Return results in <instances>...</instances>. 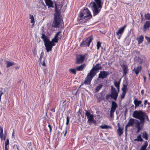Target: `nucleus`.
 <instances>
[{"label": "nucleus", "instance_id": "1", "mask_svg": "<svg viewBox=\"0 0 150 150\" xmlns=\"http://www.w3.org/2000/svg\"><path fill=\"white\" fill-rule=\"evenodd\" d=\"M94 1H91L88 5V6L92 9L93 16H95L99 13L102 6L101 0Z\"/></svg>", "mask_w": 150, "mask_h": 150}, {"label": "nucleus", "instance_id": "2", "mask_svg": "<svg viewBox=\"0 0 150 150\" xmlns=\"http://www.w3.org/2000/svg\"><path fill=\"white\" fill-rule=\"evenodd\" d=\"M133 117L135 118L139 119L140 122H139L135 121V124H136V127L137 128H142L140 125V124H142L143 125L144 123V119L143 115L142 112H138L137 110L134 111L133 114Z\"/></svg>", "mask_w": 150, "mask_h": 150}, {"label": "nucleus", "instance_id": "3", "mask_svg": "<svg viewBox=\"0 0 150 150\" xmlns=\"http://www.w3.org/2000/svg\"><path fill=\"white\" fill-rule=\"evenodd\" d=\"M54 6H55V9L56 13L54 14V21L53 22L52 26L53 27L55 28H59L60 27V24L61 23L62 20L59 17V14L57 6V3L55 2L54 3Z\"/></svg>", "mask_w": 150, "mask_h": 150}, {"label": "nucleus", "instance_id": "4", "mask_svg": "<svg viewBox=\"0 0 150 150\" xmlns=\"http://www.w3.org/2000/svg\"><path fill=\"white\" fill-rule=\"evenodd\" d=\"M102 67L99 63H97L95 66H93L92 68L90 70V72L87 75L92 80L93 78L96 74L97 71L101 69Z\"/></svg>", "mask_w": 150, "mask_h": 150}, {"label": "nucleus", "instance_id": "5", "mask_svg": "<svg viewBox=\"0 0 150 150\" xmlns=\"http://www.w3.org/2000/svg\"><path fill=\"white\" fill-rule=\"evenodd\" d=\"M85 111H86L85 115L87 116L88 119L87 123L90 125L93 123L95 125H96V121L94 120V116L91 114L90 111L86 110H85Z\"/></svg>", "mask_w": 150, "mask_h": 150}, {"label": "nucleus", "instance_id": "6", "mask_svg": "<svg viewBox=\"0 0 150 150\" xmlns=\"http://www.w3.org/2000/svg\"><path fill=\"white\" fill-rule=\"evenodd\" d=\"M41 38L43 39L44 41L47 52H48L49 51H51L52 47L48 40V37L45 35V34L42 33Z\"/></svg>", "mask_w": 150, "mask_h": 150}, {"label": "nucleus", "instance_id": "7", "mask_svg": "<svg viewBox=\"0 0 150 150\" xmlns=\"http://www.w3.org/2000/svg\"><path fill=\"white\" fill-rule=\"evenodd\" d=\"M79 17L84 19L86 18H89L91 19L92 18V16L91 15L90 11L88 8H86L80 12L79 13Z\"/></svg>", "mask_w": 150, "mask_h": 150}, {"label": "nucleus", "instance_id": "8", "mask_svg": "<svg viewBox=\"0 0 150 150\" xmlns=\"http://www.w3.org/2000/svg\"><path fill=\"white\" fill-rule=\"evenodd\" d=\"M93 39L92 36H90L86 39H84L80 44V46L82 47H89L90 43Z\"/></svg>", "mask_w": 150, "mask_h": 150}, {"label": "nucleus", "instance_id": "9", "mask_svg": "<svg viewBox=\"0 0 150 150\" xmlns=\"http://www.w3.org/2000/svg\"><path fill=\"white\" fill-rule=\"evenodd\" d=\"M117 107L118 106L116 102L114 101H112V102L111 109L110 111V117H113L114 113Z\"/></svg>", "mask_w": 150, "mask_h": 150}, {"label": "nucleus", "instance_id": "10", "mask_svg": "<svg viewBox=\"0 0 150 150\" xmlns=\"http://www.w3.org/2000/svg\"><path fill=\"white\" fill-rule=\"evenodd\" d=\"M111 97L113 99L115 100H116L118 96V93L117 92L115 88L111 86Z\"/></svg>", "mask_w": 150, "mask_h": 150}, {"label": "nucleus", "instance_id": "11", "mask_svg": "<svg viewBox=\"0 0 150 150\" xmlns=\"http://www.w3.org/2000/svg\"><path fill=\"white\" fill-rule=\"evenodd\" d=\"M61 33V31L58 32L55 34L54 38L52 39V41L55 43L58 42L59 39H61L62 36V35L60 34Z\"/></svg>", "mask_w": 150, "mask_h": 150}, {"label": "nucleus", "instance_id": "12", "mask_svg": "<svg viewBox=\"0 0 150 150\" xmlns=\"http://www.w3.org/2000/svg\"><path fill=\"white\" fill-rule=\"evenodd\" d=\"M85 58V56L80 54L76 58V63L80 64L82 63L84 61Z\"/></svg>", "mask_w": 150, "mask_h": 150}, {"label": "nucleus", "instance_id": "13", "mask_svg": "<svg viewBox=\"0 0 150 150\" xmlns=\"http://www.w3.org/2000/svg\"><path fill=\"white\" fill-rule=\"evenodd\" d=\"M92 80L89 78V77L88 76H88H87L85 79L84 82L81 83V85L79 88V89L84 84L86 85H89L91 83Z\"/></svg>", "mask_w": 150, "mask_h": 150}, {"label": "nucleus", "instance_id": "14", "mask_svg": "<svg viewBox=\"0 0 150 150\" xmlns=\"http://www.w3.org/2000/svg\"><path fill=\"white\" fill-rule=\"evenodd\" d=\"M45 2L46 3V5L48 6V8H55V6H54L53 4H54L55 2L56 3L55 1H54V3L51 0H45Z\"/></svg>", "mask_w": 150, "mask_h": 150}, {"label": "nucleus", "instance_id": "15", "mask_svg": "<svg viewBox=\"0 0 150 150\" xmlns=\"http://www.w3.org/2000/svg\"><path fill=\"white\" fill-rule=\"evenodd\" d=\"M108 75V72L106 71H100V73L99 74L98 78L103 79L106 78Z\"/></svg>", "mask_w": 150, "mask_h": 150}, {"label": "nucleus", "instance_id": "16", "mask_svg": "<svg viewBox=\"0 0 150 150\" xmlns=\"http://www.w3.org/2000/svg\"><path fill=\"white\" fill-rule=\"evenodd\" d=\"M135 121L138 122V120L135 119L131 118L129 120L128 123L127 125L129 127L130 126L132 127L134 126Z\"/></svg>", "mask_w": 150, "mask_h": 150}, {"label": "nucleus", "instance_id": "17", "mask_svg": "<svg viewBox=\"0 0 150 150\" xmlns=\"http://www.w3.org/2000/svg\"><path fill=\"white\" fill-rule=\"evenodd\" d=\"M127 25H125L122 27L120 28L118 30V31L116 33V35H122Z\"/></svg>", "mask_w": 150, "mask_h": 150}, {"label": "nucleus", "instance_id": "18", "mask_svg": "<svg viewBox=\"0 0 150 150\" xmlns=\"http://www.w3.org/2000/svg\"><path fill=\"white\" fill-rule=\"evenodd\" d=\"M90 19L89 18H86L85 19H80V21L79 22V23L81 24L86 25V23H87L89 21Z\"/></svg>", "mask_w": 150, "mask_h": 150}, {"label": "nucleus", "instance_id": "19", "mask_svg": "<svg viewBox=\"0 0 150 150\" xmlns=\"http://www.w3.org/2000/svg\"><path fill=\"white\" fill-rule=\"evenodd\" d=\"M122 67L123 69V74L124 76L125 75L128 73L127 71L128 70L127 66L125 64L122 65L121 66Z\"/></svg>", "mask_w": 150, "mask_h": 150}, {"label": "nucleus", "instance_id": "20", "mask_svg": "<svg viewBox=\"0 0 150 150\" xmlns=\"http://www.w3.org/2000/svg\"><path fill=\"white\" fill-rule=\"evenodd\" d=\"M141 67L139 66L137 67L136 68H134L133 71H135V73L136 74V76H137L138 75L140 71H141Z\"/></svg>", "mask_w": 150, "mask_h": 150}, {"label": "nucleus", "instance_id": "21", "mask_svg": "<svg viewBox=\"0 0 150 150\" xmlns=\"http://www.w3.org/2000/svg\"><path fill=\"white\" fill-rule=\"evenodd\" d=\"M150 27V21H146L143 26V28L144 30L148 29Z\"/></svg>", "mask_w": 150, "mask_h": 150}, {"label": "nucleus", "instance_id": "22", "mask_svg": "<svg viewBox=\"0 0 150 150\" xmlns=\"http://www.w3.org/2000/svg\"><path fill=\"white\" fill-rule=\"evenodd\" d=\"M142 101L141 100H138L137 99L134 100V103L135 105V107H137L139 106V105L142 103Z\"/></svg>", "mask_w": 150, "mask_h": 150}, {"label": "nucleus", "instance_id": "23", "mask_svg": "<svg viewBox=\"0 0 150 150\" xmlns=\"http://www.w3.org/2000/svg\"><path fill=\"white\" fill-rule=\"evenodd\" d=\"M103 85V83L99 84L98 86L96 87L95 89V93L98 92L102 88Z\"/></svg>", "mask_w": 150, "mask_h": 150}, {"label": "nucleus", "instance_id": "24", "mask_svg": "<svg viewBox=\"0 0 150 150\" xmlns=\"http://www.w3.org/2000/svg\"><path fill=\"white\" fill-rule=\"evenodd\" d=\"M86 66V65L85 64H82L80 66L76 67V69L78 71H81Z\"/></svg>", "mask_w": 150, "mask_h": 150}, {"label": "nucleus", "instance_id": "25", "mask_svg": "<svg viewBox=\"0 0 150 150\" xmlns=\"http://www.w3.org/2000/svg\"><path fill=\"white\" fill-rule=\"evenodd\" d=\"M144 37L142 35L140 36L139 37L137 38L138 44H141L143 42Z\"/></svg>", "mask_w": 150, "mask_h": 150}, {"label": "nucleus", "instance_id": "26", "mask_svg": "<svg viewBox=\"0 0 150 150\" xmlns=\"http://www.w3.org/2000/svg\"><path fill=\"white\" fill-rule=\"evenodd\" d=\"M123 128L119 127L117 129V132L119 136H120L123 133Z\"/></svg>", "mask_w": 150, "mask_h": 150}, {"label": "nucleus", "instance_id": "27", "mask_svg": "<svg viewBox=\"0 0 150 150\" xmlns=\"http://www.w3.org/2000/svg\"><path fill=\"white\" fill-rule=\"evenodd\" d=\"M137 111L138 112H142V113L143 114V116L144 117V122L145 121V119H146V120L147 121H149V119L148 116L147 115H146V114L145 112H143L141 110H137Z\"/></svg>", "mask_w": 150, "mask_h": 150}, {"label": "nucleus", "instance_id": "28", "mask_svg": "<svg viewBox=\"0 0 150 150\" xmlns=\"http://www.w3.org/2000/svg\"><path fill=\"white\" fill-rule=\"evenodd\" d=\"M148 145V143L147 141L145 142L144 145L142 146L141 147L140 150H146V148Z\"/></svg>", "mask_w": 150, "mask_h": 150}, {"label": "nucleus", "instance_id": "29", "mask_svg": "<svg viewBox=\"0 0 150 150\" xmlns=\"http://www.w3.org/2000/svg\"><path fill=\"white\" fill-rule=\"evenodd\" d=\"M134 141L141 142H142L143 141V139L141 137V135H139L137 137V138L134 139Z\"/></svg>", "mask_w": 150, "mask_h": 150}, {"label": "nucleus", "instance_id": "30", "mask_svg": "<svg viewBox=\"0 0 150 150\" xmlns=\"http://www.w3.org/2000/svg\"><path fill=\"white\" fill-rule=\"evenodd\" d=\"M120 81H119L118 82H116L115 81L114 82V84L115 86L117 88L118 90H119L120 89Z\"/></svg>", "mask_w": 150, "mask_h": 150}, {"label": "nucleus", "instance_id": "31", "mask_svg": "<svg viewBox=\"0 0 150 150\" xmlns=\"http://www.w3.org/2000/svg\"><path fill=\"white\" fill-rule=\"evenodd\" d=\"M14 64V62H11L9 61H7V65L6 66V67L7 68H8L9 67L13 65Z\"/></svg>", "mask_w": 150, "mask_h": 150}, {"label": "nucleus", "instance_id": "32", "mask_svg": "<svg viewBox=\"0 0 150 150\" xmlns=\"http://www.w3.org/2000/svg\"><path fill=\"white\" fill-rule=\"evenodd\" d=\"M142 137L146 140L148 139L147 133L146 131H144L143 132Z\"/></svg>", "mask_w": 150, "mask_h": 150}, {"label": "nucleus", "instance_id": "33", "mask_svg": "<svg viewBox=\"0 0 150 150\" xmlns=\"http://www.w3.org/2000/svg\"><path fill=\"white\" fill-rule=\"evenodd\" d=\"M29 18L31 19L30 22L33 23V25L35 23V20L33 16L32 15L30 14Z\"/></svg>", "mask_w": 150, "mask_h": 150}, {"label": "nucleus", "instance_id": "34", "mask_svg": "<svg viewBox=\"0 0 150 150\" xmlns=\"http://www.w3.org/2000/svg\"><path fill=\"white\" fill-rule=\"evenodd\" d=\"M69 71L72 74H76V70L75 69L71 68L69 70Z\"/></svg>", "mask_w": 150, "mask_h": 150}, {"label": "nucleus", "instance_id": "35", "mask_svg": "<svg viewBox=\"0 0 150 150\" xmlns=\"http://www.w3.org/2000/svg\"><path fill=\"white\" fill-rule=\"evenodd\" d=\"M144 17L147 20H150V14L149 13H147L145 14L144 15Z\"/></svg>", "mask_w": 150, "mask_h": 150}, {"label": "nucleus", "instance_id": "36", "mask_svg": "<svg viewBox=\"0 0 150 150\" xmlns=\"http://www.w3.org/2000/svg\"><path fill=\"white\" fill-rule=\"evenodd\" d=\"M102 129H107L108 128L110 127V126H108L106 125H101L100 126Z\"/></svg>", "mask_w": 150, "mask_h": 150}, {"label": "nucleus", "instance_id": "37", "mask_svg": "<svg viewBox=\"0 0 150 150\" xmlns=\"http://www.w3.org/2000/svg\"><path fill=\"white\" fill-rule=\"evenodd\" d=\"M101 43L99 41H98L96 45L97 49L98 50L99 49L100 47H101Z\"/></svg>", "mask_w": 150, "mask_h": 150}, {"label": "nucleus", "instance_id": "38", "mask_svg": "<svg viewBox=\"0 0 150 150\" xmlns=\"http://www.w3.org/2000/svg\"><path fill=\"white\" fill-rule=\"evenodd\" d=\"M70 118V117H69L68 116H67V121L66 122V125H69Z\"/></svg>", "mask_w": 150, "mask_h": 150}, {"label": "nucleus", "instance_id": "39", "mask_svg": "<svg viewBox=\"0 0 150 150\" xmlns=\"http://www.w3.org/2000/svg\"><path fill=\"white\" fill-rule=\"evenodd\" d=\"M48 40L49 41V43L50 44L52 47V48L53 46H54L55 45V44L54 43V42H52V41H50L49 39L48 38Z\"/></svg>", "mask_w": 150, "mask_h": 150}, {"label": "nucleus", "instance_id": "40", "mask_svg": "<svg viewBox=\"0 0 150 150\" xmlns=\"http://www.w3.org/2000/svg\"><path fill=\"white\" fill-rule=\"evenodd\" d=\"M127 89V86L125 85H124L123 87L122 88V92L126 93V90Z\"/></svg>", "mask_w": 150, "mask_h": 150}, {"label": "nucleus", "instance_id": "41", "mask_svg": "<svg viewBox=\"0 0 150 150\" xmlns=\"http://www.w3.org/2000/svg\"><path fill=\"white\" fill-rule=\"evenodd\" d=\"M4 136V134L3 133L2 134L0 133V137L1 139V140L4 139V140H5L6 139V137Z\"/></svg>", "mask_w": 150, "mask_h": 150}, {"label": "nucleus", "instance_id": "42", "mask_svg": "<svg viewBox=\"0 0 150 150\" xmlns=\"http://www.w3.org/2000/svg\"><path fill=\"white\" fill-rule=\"evenodd\" d=\"M9 144V140L7 139L6 141L5 142V148H7V145H8Z\"/></svg>", "mask_w": 150, "mask_h": 150}, {"label": "nucleus", "instance_id": "43", "mask_svg": "<svg viewBox=\"0 0 150 150\" xmlns=\"http://www.w3.org/2000/svg\"><path fill=\"white\" fill-rule=\"evenodd\" d=\"M145 38L147 40V42L150 44V37L146 36Z\"/></svg>", "mask_w": 150, "mask_h": 150}, {"label": "nucleus", "instance_id": "44", "mask_svg": "<svg viewBox=\"0 0 150 150\" xmlns=\"http://www.w3.org/2000/svg\"><path fill=\"white\" fill-rule=\"evenodd\" d=\"M126 93L122 92V95L121 96V98L122 99H123L125 96Z\"/></svg>", "mask_w": 150, "mask_h": 150}, {"label": "nucleus", "instance_id": "45", "mask_svg": "<svg viewBox=\"0 0 150 150\" xmlns=\"http://www.w3.org/2000/svg\"><path fill=\"white\" fill-rule=\"evenodd\" d=\"M110 97H111L110 94H108L106 95L105 98L107 100L109 99Z\"/></svg>", "mask_w": 150, "mask_h": 150}, {"label": "nucleus", "instance_id": "46", "mask_svg": "<svg viewBox=\"0 0 150 150\" xmlns=\"http://www.w3.org/2000/svg\"><path fill=\"white\" fill-rule=\"evenodd\" d=\"M48 127H49V128L50 129V132H52V126L50 124H49L48 125Z\"/></svg>", "mask_w": 150, "mask_h": 150}, {"label": "nucleus", "instance_id": "47", "mask_svg": "<svg viewBox=\"0 0 150 150\" xmlns=\"http://www.w3.org/2000/svg\"><path fill=\"white\" fill-rule=\"evenodd\" d=\"M0 133L2 134L3 133V128L1 126H0Z\"/></svg>", "mask_w": 150, "mask_h": 150}, {"label": "nucleus", "instance_id": "48", "mask_svg": "<svg viewBox=\"0 0 150 150\" xmlns=\"http://www.w3.org/2000/svg\"><path fill=\"white\" fill-rule=\"evenodd\" d=\"M3 94V92H2L1 91H0V101L1 100V96Z\"/></svg>", "mask_w": 150, "mask_h": 150}, {"label": "nucleus", "instance_id": "49", "mask_svg": "<svg viewBox=\"0 0 150 150\" xmlns=\"http://www.w3.org/2000/svg\"><path fill=\"white\" fill-rule=\"evenodd\" d=\"M129 127L128 126V125H126L125 126V133H126L127 132V128L128 127Z\"/></svg>", "mask_w": 150, "mask_h": 150}, {"label": "nucleus", "instance_id": "50", "mask_svg": "<svg viewBox=\"0 0 150 150\" xmlns=\"http://www.w3.org/2000/svg\"><path fill=\"white\" fill-rule=\"evenodd\" d=\"M144 106H145V107H146V104L147 103V100H145L144 101Z\"/></svg>", "mask_w": 150, "mask_h": 150}, {"label": "nucleus", "instance_id": "51", "mask_svg": "<svg viewBox=\"0 0 150 150\" xmlns=\"http://www.w3.org/2000/svg\"><path fill=\"white\" fill-rule=\"evenodd\" d=\"M137 128V132H138L140 131V130H141V129H142V128Z\"/></svg>", "mask_w": 150, "mask_h": 150}, {"label": "nucleus", "instance_id": "52", "mask_svg": "<svg viewBox=\"0 0 150 150\" xmlns=\"http://www.w3.org/2000/svg\"><path fill=\"white\" fill-rule=\"evenodd\" d=\"M67 132V129H66V130L65 131V133L64 134V137H65L66 136V134Z\"/></svg>", "mask_w": 150, "mask_h": 150}, {"label": "nucleus", "instance_id": "53", "mask_svg": "<svg viewBox=\"0 0 150 150\" xmlns=\"http://www.w3.org/2000/svg\"><path fill=\"white\" fill-rule=\"evenodd\" d=\"M117 35L118 36L117 37V38L118 39H120V38H121V35Z\"/></svg>", "mask_w": 150, "mask_h": 150}, {"label": "nucleus", "instance_id": "54", "mask_svg": "<svg viewBox=\"0 0 150 150\" xmlns=\"http://www.w3.org/2000/svg\"><path fill=\"white\" fill-rule=\"evenodd\" d=\"M14 133H15V132H14V130L13 129V131L12 132V136L13 137L14 136Z\"/></svg>", "mask_w": 150, "mask_h": 150}, {"label": "nucleus", "instance_id": "55", "mask_svg": "<svg viewBox=\"0 0 150 150\" xmlns=\"http://www.w3.org/2000/svg\"><path fill=\"white\" fill-rule=\"evenodd\" d=\"M51 111H52V112H55V108H53V109H52L51 110Z\"/></svg>", "mask_w": 150, "mask_h": 150}, {"label": "nucleus", "instance_id": "56", "mask_svg": "<svg viewBox=\"0 0 150 150\" xmlns=\"http://www.w3.org/2000/svg\"><path fill=\"white\" fill-rule=\"evenodd\" d=\"M42 65L43 66H46V64H45V62H43L42 64Z\"/></svg>", "mask_w": 150, "mask_h": 150}, {"label": "nucleus", "instance_id": "57", "mask_svg": "<svg viewBox=\"0 0 150 150\" xmlns=\"http://www.w3.org/2000/svg\"><path fill=\"white\" fill-rule=\"evenodd\" d=\"M33 53L35 54L36 53V51L35 50L33 51Z\"/></svg>", "mask_w": 150, "mask_h": 150}, {"label": "nucleus", "instance_id": "58", "mask_svg": "<svg viewBox=\"0 0 150 150\" xmlns=\"http://www.w3.org/2000/svg\"><path fill=\"white\" fill-rule=\"evenodd\" d=\"M80 114L81 115V116L82 118H83L84 117V115H83L82 114V113L81 112H80Z\"/></svg>", "mask_w": 150, "mask_h": 150}, {"label": "nucleus", "instance_id": "59", "mask_svg": "<svg viewBox=\"0 0 150 150\" xmlns=\"http://www.w3.org/2000/svg\"><path fill=\"white\" fill-rule=\"evenodd\" d=\"M141 93L142 94H143L144 93V90H141Z\"/></svg>", "mask_w": 150, "mask_h": 150}, {"label": "nucleus", "instance_id": "60", "mask_svg": "<svg viewBox=\"0 0 150 150\" xmlns=\"http://www.w3.org/2000/svg\"><path fill=\"white\" fill-rule=\"evenodd\" d=\"M117 126L118 127V128H119V127H120V123H117Z\"/></svg>", "mask_w": 150, "mask_h": 150}, {"label": "nucleus", "instance_id": "61", "mask_svg": "<svg viewBox=\"0 0 150 150\" xmlns=\"http://www.w3.org/2000/svg\"><path fill=\"white\" fill-rule=\"evenodd\" d=\"M60 134V132L59 131H58V132L57 133V135L58 136H59Z\"/></svg>", "mask_w": 150, "mask_h": 150}, {"label": "nucleus", "instance_id": "62", "mask_svg": "<svg viewBox=\"0 0 150 150\" xmlns=\"http://www.w3.org/2000/svg\"><path fill=\"white\" fill-rule=\"evenodd\" d=\"M144 81L145 82L146 81V77L145 76H144Z\"/></svg>", "mask_w": 150, "mask_h": 150}, {"label": "nucleus", "instance_id": "63", "mask_svg": "<svg viewBox=\"0 0 150 150\" xmlns=\"http://www.w3.org/2000/svg\"><path fill=\"white\" fill-rule=\"evenodd\" d=\"M5 150H8L7 148H5Z\"/></svg>", "mask_w": 150, "mask_h": 150}, {"label": "nucleus", "instance_id": "64", "mask_svg": "<svg viewBox=\"0 0 150 150\" xmlns=\"http://www.w3.org/2000/svg\"><path fill=\"white\" fill-rule=\"evenodd\" d=\"M147 103L148 104V105H150V103H149V102H148V103L147 102Z\"/></svg>", "mask_w": 150, "mask_h": 150}]
</instances>
